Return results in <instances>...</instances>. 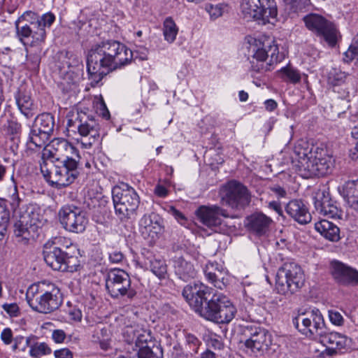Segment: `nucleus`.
I'll return each mask as SVG.
<instances>
[{
	"instance_id": "7",
	"label": "nucleus",
	"mask_w": 358,
	"mask_h": 358,
	"mask_svg": "<svg viewBox=\"0 0 358 358\" xmlns=\"http://www.w3.org/2000/svg\"><path fill=\"white\" fill-rule=\"evenodd\" d=\"M112 196L115 214L121 221L129 219L140 203L138 195L127 184H123L122 187H114Z\"/></svg>"
},
{
	"instance_id": "64",
	"label": "nucleus",
	"mask_w": 358,
	"mask_h": 358,
	"mask_svg": "<svg viewBox=\"0 0 358 358\" xmlns=\"http://www.w3.org/2000/svg\"><path fill=\"white\" fill-rule=\"evenodd\" d=\"M10 204L12 208L15 210L19 207L20 203V199L19 198L18 194L15 192L10 197Z\"/></svg>"
},
{
	"instance_id": "58",
	"label": "nucleus",
	"mask_w": 358,
	"mask_h": 358,
	"mask_svg": "<svg viewBox=\"0 0 358 358\" xmlns=\"http://www.w3.org/2000/svg\"><path fill=\"white\" fill-rule=\"evenodd\" d=\"M66 337V333L62 329H55L52 333V338L57 343H63Z\"/></svg>"
},
{
	"instance_id": "32",
	"label": "nucleus",
	"mask_w": 358,
	"mask_h": 358,
	"mask_svg": "<svg viewBox=\"0 0 358 358\" xmlns=\"http://www.w3.org/2000/svg\"><path fill=\"white\" fill-rule=\"evenodd\" d=\"M66 253L65 254V262H64L62 272H74L80 266V260L77 254V249L75 245L66 246Z\"/></svg>"
},
{
	"instance_id": "18",
	"label": "nucleus",
	"mask_w": 358,
	"mask_h": 358,
	"mask_svg": "<svg viewBox=\"0 0 358 358\" xmlns=\"http://www.w3.org/2000/svg\"><path fill=\"white\" fill-rule=\"evenodd\" d=\"M331 273L336 282L340 285H358V271L342 262H332Z\"/></svg>"
},
{
	"instance_id": "21",
	"label": "nucleus",
	"mask_w": 358,
	"mask_h": 358,
	"mask_svg": "<svg viewBox=\"0 0 358 358\" xmlns=\"http://www.w3.org/2000/svg\"><path fill=\"white\" fill-rule=\"evenodd\" d=\"M321 334L315 335V337H320V342L324 345L334 346L338 348L339 351L347 350L351 348L352 339L348 336L338 332H329L324 322L321 327Z\"/></svg>"
},
{
	"instance_id": "3",
	"label": "nucleus",
	"mask_w": 358,
	"mask_h": 358,
	"mask_svg": "<svg viewBox=\"0 0 358 358\" xmlns=\"http://www.w3.org/2000/svg\"><path fill=\"white\" fill-rule=\"evenodd\" d=\"M213 291L203 283H195L185 286L182 296L195 312L206 320L213 322L212 317L219 314L226 298L224 294L214 293Z\"/></svg>"
},
{
	"instance_id": "8",
	"label": "nucleus",
	"mask_w": 358,
	"mask_h": 358,
	"mask_svg": "<svg viewBox=\"0 0 358 358\" xmlns=\"http://www.w3.org/2000/svg\"><path fill=\"white\" fill-rule=\"evenodd\" d=\"M300 163L296 171L304 178L324 176L331 173L334 164L332 157L318 147L308 159H303Z\"/></svg>"
},
{
	"instance_id": "36",
	"label": "nucleus",
	"mask_w": 358,
	"mask_h": 358,
	"mask_svg": "<svg viewBox=\"0 0 358 358\" xmlns=\"http://www.w3.org/2000/svg\"><path fill=\"white\" fill-rule=\"evenodd\" d=\"M178 28L171 17H167L164 22L163 34L165 40L169 43H173L178 34Z\"/></svg>"
},
{
	"instance_id": "22",
	"label": "nucleus",
	"mask_w": 358,
	"mask_h": 358,
	"mask_svg": "<svg viewBox=\"0 0 358 358\" xmlns=\"http://www.w3.org/2000/svg\"><path fill=\"white\" fill-rule=\"evenodd\" d=\"M139 231L145 238H158L163 232L162 219L155 213L143 215L139 222Z\"/></svg>"
},
{
	"instance_id": "15",
	"label": "nucleus",
	"mask_w": 358,
	"mask_h": 358,
	"mask_svg": "<svg viewBox=\"0 0 358 358\" xmlns=\"http://www.w3.org/2000/svg\"><path fill=\"white\" fill-rule=\"evenodd\" d=\"M16 35L19 41L26 45L27 40L31 39L30 45L35 46L43 43L46 38V31L41 28L40 23L32 21H24V22H15Z\"/></svg>"
},
{
	"instance_id": "19",
	"label": "nucleus",
	"mask_w": 358,
	"mask_h": 358,
	"mask_svg": "<svg viewBox=\"0 0 358 358\" xmlns=\"http://www.w3.org/2000/svg\"><path fill=\"white\" fill-rule=\"evenodd\" d=\"M196 215L203 225L209 228H215V231L216 228L222 224V217H229L227 210L217 206H200L196 210Z\"/></svg>"
},
{
	"instance_id": "23",
	"label": "nucleus",
	"mask_w": 358,
	"mask_h": 358,
	"mask_svg": "<svg viewBox=\"0 0 358 358\" xmlns=\"http://www.w3.org/2000/svg\"><path fill=\"white\" fill-rule=\"evenodd\" d=\"M66 247L60 248L47 243L43 246V255L46 264L55 271H61L65 262Z\"/></svg>"
},
{
	"instance_id": "42",
	"label": "nucleus",
	"mask_w": 358,
	"mask_h": 358,
	"mask_svg": "<svg viewBox=\"0 0 358 358\" xmlns=\"http://www.w3.org/2000/svg\"><path fill=\"white\" fill-rule=\"evenodd\" d=\"M56 17L52 12H48L41 16L39 15L40 27L45 31L46 28H50L55 22Z\"/></svg>"
},
{
	"instance_id": "55",
	"label": "nucleus",
	"mask_w": 358,
	"mask_h": 358,
	"mask_svg": "<svg viewBox=\"0 0 358 358\" xmlns=\"http://www.w3.org/2000/svg\"><path fill=\"white\" fill-rule=\"evenodd\" d=\"M186 341L187 345L192 349V352L196 353L198 351L199 346L200 345L199 340L192 334H187L186 336Z\"/></svg>"
},
{
	"instance_id": "45",
	"label": "nucleus",
	"mask_w": 358,
	"mask_h": 358,
	"mask_svg": "<svg viewBox=\"0 0 358 358\" xmlns=\"http://www.w3.org/2000/svg\"><path fill=\"white\" fill-rule=\"evenodd\" d=\"M14 344L12 347L14 351H24L29 345L30 338H24L23 336H17L13 338Z\"/></svg>"
},
{
	"instance_id": "37",
	"label": "nucleus",
	"mask_w": 358,
	"mask_h": 358,
	"mask_svg": "<svg viewBox=\"0 0 358 358\" xmlns=\"http://www.w3.org/2000/svg\"><path fill=\"white\" fill-rule=\"evenodd\" d=\"M280 73L281 74V78L285 81H288L292 83H297L301 80V74L299 71L290 66L282 68L280 71Z\"/></svg>"
},
{
	"instance_id": "27",
	"label": "nucleus",
	"mask_w": 358,
	"mask_h": 358,
	"mask_svg": "<svg viewBox=\"0 0 358 358\" xmlns=\"http://www.w3.org/2000/svg\"><path fill=\"white\" fill-rule=\"evenodd\" d=\"M172 262L175 274L182 280L188 281L196 277L194 265L183 256H174Z\"/></svg>"
},
{
	"instance_id": "28",
	"label": "nucleus",
	"mask_w": 358,
	"mask_h": 358,
	"mask_svg": "<svg viewBox=\"0 0 358 358\" xmlns=\"http://www.w3.org/2000/svg\"><path fill=\"white\" fill-rule=\"evenodd\" d=\"M55 126V120L50 113H43L35 119L31 134H51Z\"/></svg>"
},
{
	"instance_id": "1",
	"label": "nucleus",
	"mask_w": 358,
	"mask_h": 358,
	"mask_svg": "<svg viewBox=\"0 0 358 358\" xmlns=\"http://www.w3.org/2000/svg\"><path fill=\"white\" fill-rule=\"evenodd\" d=\"M41 171L52 187L62 189L72 184L79 175L78 150L67 140L55 138L42 152Z\"/></svg>"
},
{
	"instance_id": "16",
	"label": "nucleus",
	"mask_w": 358,
	"mask_h": 358,
	"mask_svg": "<svg viewBox=\"0 0 358 358\" xmlns=\"http://www.w3.org/2000/svg\"><path fill=\"white\" fill-rule=\"evenodd\" d=\"M152 336L150 331L140 329L137 334L135 350L138 358H163V349L160 345H153L149 346L152 342ZM133 350L134 348H133Z\"/></svg>"
},
{
	"instance_id": "40",
	"label": "nucleus",
	"mask_w": 358,
	"mask_h": 358,
	"mask_svg": "<svg viewBox=\"0 0 358 358\" xmlns=\"http://www.w3.org/2000/svg\"><path fill=\"white\" fill-rule=\"evenodd\" d=\"M227 6L224 3H218L216 5L208 4L206 6V11L209 13L211 18L216 19L222 15L227 10Z\"/></svg>"
},
{
	"instance_id": "41",
	"label": "nucleus",
	"mask_w": 358,
	"mask_h": 358,
	"mask_svg": "<svg viewBox=\"0 0 358 358\" xmlns=\"http://www.w3.org/2000/svg\"><path fill=\"white\" fill-rule=\"evenodd\" d=\"M140 329L133 327H127L123 332V338L126 343L129 345H136L137 339V334H138Z\"/></svg>"
},
{
	"instance_id": "4",
	"label": "nucleus",
	"mask_w": 358,
	"mask_h": 358,
	"mask_svg": "<svg viewBox=\"0 0 358 358\" xmlns=\"http://www.w3.org/2000/svg\"><path fill=\"white\" fill-rule=\"evenodd\" d=\"M26 299L34 310L44 314L57 310L62 303L60 290L54 284L31 285L27 291Z\"/></svg>"
},
{
	"instance_id": "17",
	"label": "nucleus",
	"mask_w": 358,
	"mask_h": 358,
	"mask_svg": "<svg viewBox=\"0 0 358 358\" xmlns=\"http://www.w3.org/2000/svg\"><path fill=\"white\" fill-rule=\"evenodd\" d=\"M314 205L317 211L331 218H341V210L338 207L337 202L330 197L329 192L325 189L318 190L314 196Z\"/></svg>"
},
{
	"instance_id": "43",
	"label": "nucleus",
	"mask_w": 358,
	"mask_h": 358,
	"mask_svg": "<svg viewBox=\"0 0 358 358\" xmlns=\"http://www.w3.org/2000/svg\"><path fill=\"white\" fill-rule=\"evenodd\" d=\"M45 145V140L41 138V136H28L27 145L30 150L41 148Z\"/></svg>"
},
{
	"instance_id": "5",
	"label": "nucleus",
	"mask_w": 358,
	"mask_h": 358,
	"mask_svg": "<svg viewBox=\"0 0 358 358\" xmlns=\"http://www.w3.org/2000/svg\"><path fill=\"white\" fill-rule=\"evenodd\" d=\"M302 20L308 31L329 47H336L341 41V34L336 24L322 15L311 13L306 15Z\"/></svg>"
},
{
	"instance_id": "51",
	"label": "nucleus",
	"mask_w": 358,
	"mask_h": 358,
	"mask_svg": "<svg viewBox=\"0 0 358 358\" xmlns=\"http://www.w3.org/2000/svg\"><path fill=\"white\" fill-rule=\"evenodd\" d=\"M2 308L10 317H16L20 313V309L16 303H4Z\"/></svg>"
},
{
	"instance_id": "11",
	"label": "nucleus",
	"mask_w": 358,
	"mask_h": 358,
	"mask_svg": "<svg viewBox=\"0 0 358 358\" xmlns=\"http://www.w3.org/2000/svg\"><path fill=\"white\" fill-rule=\"evenodd\" d=\"M42 217L33 206L27 208L15 224L14 233L16 237L21 238L19 241L27 243L38 236V230L42 226Z\"/></svg>"
},
{
	"instance_id": "54",
	"label": "nucleus",
	"mask_w": 358,
	"mask_h": 358,
	"mask_svg": "<svg viewBox=\"0 0 358 358\" xmlns=\"http://www.w3.org/2000/svg\"><path fill=\"white\" fill-rule=\"evenodd\" d=\"M251 64V69L257 73L263 72L267 71L268 66L265 65L264 62H260L257 59H252L250 62Z\"/></svg>"
},
{
	"instance_id": "24",
	"label": "nucleus",
	"mask_w": 358,
	"mask_h": 358,
	"mask_svg": "<svg viewBox=\"0 0 358 358\" xmlns=\"http://www.w3.org/2000/svg\"><path fill=\"white\" fill-rule=\"evenodd\" d=\"M286 213L300 224L310 222L312 216L306 204L301 199H292L285 206Z\"/></svg>"
},
{
	"instance_id": "34",
	"label": "nucleus",
	"mask_w": 358,
	"mask_h": 358,
	"mask_svg": "<svg viewBox=\"0 0 358 358\" xmlns=\"http://www.w3.org/2000/svg\"><path fill=\"white\" fill-rule=\"evenodd\" d=\"M146 268L150 271L159 278H164L167 272V266L165 262L162 259H157L150 255L144 262Z\"/></svg>"
},
{
	"instance_id": "26",
	"label": "nucleus",
	"mask_w": 358,
	"mask_h": 358,
	"mask_svg": "<svg viewBox=\"0 0 358 358\" xmlns=\"http://www.w3.org/2000/svg\"><path fill=\"white\" fill-rule=\"evenodd\" d=\"M294 154L292 163L296 171L300 168L302 159H308L314 153L313 145L310 143L306 137H300L294 143Z\"/></svg>"
},
{
	"instance_id": "2",
	"label": "nucleus",
	"mask_w": 358,
	"mask_h": 358,
	"mask_svg": "<svg viewBox=\"0 0 358 358\" xmlns=\"http://www.w3.org/2000/svg\"><path fill=\"white\" fill-rule=\"evenodd\" d=\"M137 58L124 44L106 40L92 45L87 54V71L96 84L104 76L130 64Z\"/></svg>"
},
{
	"instance_id": "31",
	"label": "nucleus",
	"mask_w": 358,
	"mask_h": 358,
	"mask_svg": "<svg viewBox=\"0 0 358 358\" xmlns=\"http://www.w3.org/2000/svg\"><path fill=\"white\" fill-rule=\"evenodd\" d=\"M236 313V308L233 303L227 299H224L223 305L221 306V309L219 314L215 315L213 317V322L217 324H228L235 317Z\"/></svg>"
},
{
	"instance_id": "13",
	"label": "nucleus",
	"mask_w": 358,
	"mask_h": 358,
	"mask_svg": "<svg viewBox=\"0 0 358 358\" xmlns=\"http://www.w3.org/2000/svg\"><path fill=\"white\" fill-rule=\"evenodd\" d=\"M250 194L245 186L236 181H229L222 191V201L234 209H243L249 205Z\"/></svg>"
},
{
	"instance_id": "59",
	"label": "nucleus",
	"mask_w": 358,
	"mask_h": 358,
	"mask_svg": "<svg viewBox=\"0 0 358 358\" xmlns=\"http://www.w3.org/2000/svg\"><path fill=\"white\" fill-rule=\"evenodd\" d=\"M1 338L6 345H10L13 341V331L10 328L4 329L1 334Z\"/></svg>"
},
{
	"instance_id": "49",
	"label": "nucleus",
	"mask_w": 358,
	"mask_h": 358,
	"mask_svg": "<svg viewBox=\"0 0 358 358\" xmlns=\"http://www.w3.org/2000/svg\"><path fill=\"white\" fill-rule=\"evenodd\" d=\"M169 213L181 224L185 226L187 220L185 215L173 206H171Z\"/></svg>"
},
{
	"instance_id": "6",
	"label": "nucleus",
	"mask_w": 358,
	"mask_h": 358,
	"mask_svg": "<svg viewBox=\"0 0 358 358\" xmlns=\"http://www.w3.org/2000/svg\"><path fill=\"white\" fill-rule=\"evenodd\" d=\"M304 281L301 268L294 262H286L278 270L275 289L280 294H292L303 287Z\"/></svg>"
},
{
	"instance_id": "9",
	"label": "nucleus",
	"mask_w": 358,
	"mask_h": 358,
	"mask_svg": "<svg viewBox=\"0 0 358 358\" xmlns=\"http://www.w3.org/2000/svg\"><path fill=\"white\" fill-rule=\"evenodd\" d=\"M240 6L241 13L247 20H260L265 24L278 15L275 0H241Z\"/></svg>"
},
{
	"instance_id": "56",
	"label": "nucleus",
	"mask_w": 358,
	"mask_h": 358,
	"mask_svg": "<svg viewBox=\"0 0 358 358\" xmlns=\"http://www.w3.org/2000/svg\"><path fill=\"white\" fill-rule=\"evenodd\" d=\"M6 128L10 134H17L22 131L21 124L15 120H8Z\"/></svg>"
},
{
	"instance_id": "48",
	"label": "nucleus",
	"mask_w": 358,
	"mask_h": 358,
	"mask_svg": "<svg viewBox=\"0 0 358 358\" xmlns=\"http://www.w3.org/2000/svg\"><path fill=\"white\" fill-rule=\"evenodd\" d=\"M17 20H18V22H24V21H32L37 23H40L38 14L31 10H27L24 12L23 14L20 15Z\"/></svg>"
},
{
	"instance_id": "44",
	"label": "nucleus",
	"mask_w": 358,
	"mask_h": 358,
	"mask_svg": "<svg viewBox=\"0 0 358 358\" xmlns=\"http://www.w3.org/2000/svg\"><path fill=\"white\" fill-rule=\"evenodd\" d=\"M215 265L213 263H209L206 266L204 273L209 282H210L215 287H219V280L215 272H210V270H215Z\"/></svg>"
},
{
	"instance_id": "38",
	"label": "nucleus",
	"mask_w": 358,
	"mask_h": 358,
	"mask_svg": "<svg viewBox=\"0 0 358 358\" xmlns=\"http://www.w3.org/2000/svg\"><path fill=\"white\" fill-rule=\"evenodd\" d=\"M331 89L334 93L338 94V97L339 99L345 100L347 102H350L351 101L355 93L353 88L347 83Z\"/></svg>"
},
{
	"instance_id": "46",
	"label": "nucleus",
	"mask_w": 358,
	"mask_h": 358,
	"mask_svg": "<svg viewBox=\"0 0 358 358\" xmlns=\"http://www.w3.org/2000/svg\"><path fill=\"white\" fill-rule=\"evenodd\" d=\"M27 67L31 71H38L41 63V57L38 53H31L27 55Z\"/></svg>"
},
{
	"instance_id": "47",
	"label": "nucleus",
	"mask_w": 358,
	"mask_h": 358,
	"mask_svg": "<svg viewBox=\"0 0 358 358\" xmlns=\"http://www.w3.org/2000/svg\"><path fill=\"white\" fill-rule=\"evenodd\" d=\"M330 322L336 326H343L344 324V318L343 315L337 310H329L328 311Z\"/></svg>"
},
{
	"instance_id": "12",
	"label": "nucleus",
	"mask_w": 358,
	"mask_h": 358,
	"mask_svg": "<svg viewBox=\"0 0 358 358\" xmlns=\"http://www.w3.org/2000/svg\"><path fill=\"white\" fill-rule=\"evenodd\" d=\"M324 320L318 309L305 311L299 309L295 317L292 318L294 327L302 334L307 337H315L321 334V327Z\"/></svg>"
},
{
	"instance_id": "39",
	"label": "nucleus",
	"mask_w": 358,
	"mask_h": 358,
	"mask_svg": "<svg viewBox=\"0 0 358 358\" xmlns=\"http://www.w3.org/2000/svg\"><path fill=\"white\" fill-rule=\"evenodd\" d=\"M51 353L50 348L45 343H36L30 346L29 355L34 358Z\"/></svg>"
},
{
	"instance_id": "53",
	"label": "nucleus",
	"mask_w": 358,
	"mask_h": 358,
	"mask_svg": "<svg viewBox=\"0 0 358 358\" xmlns=\"http://www.w3.org/2000/svg\"><path fill=\"white\" fill-rule=\"evenodd\" d=\"M100 136H97L99 137ZM80 142L84 148H90L93 144L95 143L98 139H96V136H81V138L78 140Z\"/></svg>"
},
{
	"instance_id": "14",
	"label": "nucleus",
	"mask_w": 358,
	"mask_h": 358,
	"mask_svg": "<svg viewBox=\"0 0 358 358\" xmlns=\"http://www.w3.org/2000/svg\"><path fill=\"white\" fill-rule=\"evenodd\" d=\"M59 217L62 227L73 233H83L88 223L85 213L75 206L62 207L59 211Z\"/></svg>"
},
{
	"instance_id": "62",
	"label": "nucleus",
	"mask_w": 358,
	"mask_h": 358,
	"mask_svg": "<svg viewBox=\"0 0 358 358\" xmlns=\"http://www.w3.org/2000/svg\"><path fill=\"white\" fill-rule=\"evenodd\" d=\"M124 255L120 251H114L109 255V259L113 263H119L123 259Z\"/></svg>"
},
{
	"instance_id": "29",
	"label": "nucleus",
	"mask_w": 358,
	"mask_h": 358,
	"mask_svg": "<svg viewBox=\"0 0 358 358\" xmlns=\"http://www.w3.org/2000/svg\"><path fill=\"white\" fill-rule=\"evenodd\" d=\"M315 229L322 236L331 241H338L340 239V229L333 222L322 220L315 224Z\"/></svg>"
},
{
	"instance_id": "20",
	"label": "nucleus",
	"mask_w": 358,
	"mask_h": 358,
	"mask_svg": "<svg viewBox=\"0 0 358 358\" xmlns=\"http://www.w3.org/2000/svg\"><path fill=\"white\" fill-rule=\"evenodd\" d=\"M251 330L250 338L244 342L245 348L253 352L268 350L272 344V336L263 329L255 327Z\"/></svg>"
},
{
	"instance_id": "60",
	"label": "nucleus",
	"mask_w": 358,
	"mask_h": 358,
	"mask_svg": "<svg viewBox=\"0 0 358 358\" xmlns=\"http://www.w3.org/2000/svg\"><path fill=\"white\" fill-rule=\"evenodd\" d=\"M55 358H73L72 352L68 348H62L54 352Z\"/></svg>"
},
{
	"instance_id": "30",
	"label": "nucleus",
	"mask_w": 358,
	"mask_h": 358,
	"mask_svg": "<svg viewBox=\"0 0 358 358\" xmlns=\"http://www.w3.org/2000/svg\"><path fill=\"white\" fill-rule=\"evenodd\" d=\"M15 101L21 113L27 118H30L35 114L34 106L31 96L25 92L19 90L15 94Z\"/></svg>"
},
{
	"instance_id": "63",
	"label": "nucleus",
	"mask_w": 358,
	"mask_h": 358,
	"mask_svg": "<svg viewBox=\"0 0 358 358\" xmlns=\"http://www.w3.org/2000/svg\"><path fill=\"white\" fill-rule=\"evenodd\" d=\"M78 129L79 134H89L91 131H93V127L90 126L89 124H80L77 126Z\"/></svg>"
},
{
	"instance_id": "61",
	"label": "nucleus",
	"mask_w": 358,
	"mask_h": 358,
	"mask_svg": "<svg viewBox=\"0 0 358 358\" xmlns=\"http://www.w3.org/2000/svg\"><path fill=\"white\" fill-rule=\"evenodd\" d=\"M350 51L348 53H351L352 59H355L358 62V34L354 38V44L350 47Z\"/></svg>"
},
{
	"instance_id": "57",
	"label": "nucleus",
	"mask_w": 358,
	"mask_h": 358,
	"mask_svg": "<svg viewBox=\"0 0 358 358\" xmlns=\"http://www.w3.org/2000/svg\"><path fill=\"white\" fill-rule=\"evenodd\" d=\"M10 213L9 210L6 208V201L3 199H0V220L3 222L9 220Z\"/></svg>"
},
{
	"instance_id": "35",
	"label": "nucleus",
	"mask_w": 358,
	"mask_h": 358,
	"mask_svg": "<svg viewBox=\"0 0 358 358\" xmlns=\"http://www.w3.org/2000/svg\"><path fill=\"white\" fill-rule=\"evenodd\" d=\"M348 74L339 69L334 68L328 73L327 83L331 88L346 83Z\"/></svg>"
},
{
	"instance_id": "25",
	"label": "nucleus",
	"mask_w": 358,
	"mask_h": 358,
	"mask_svg": "<svg viewBox=\"0 0 358 358\" xmlns=\"http://www.w3.org/2000/svg\"><path fill=\"white\" fill-rule=\"evenodd\" d=\"M248 229L258 236L265 235L268 231L272 223L271 217L262 213H255L246 219Z\"/></svg>"
},
{
	"instance_id": "52",
	"label": "nucleus",
	"mask_w": 358,
	"mask_h": 358,
	"mask_svg": "<svg viewBox=\"0 0 358 358\" xmlns=\"http://www.w3.org/2000/svg\"><path fill=\"white\" fill-rule=\"evenodd\" d=\"M266 48L268 52V57L271 56V62H277L278 61V48L276 45L271 44V42L267 41L266 44Z\"/></svg>"
},
{
	"instance_id": "10",
	"label": "nucleus",
	"mask_w": 358,
	"mask_h": 358,
	"mask_svg": "<svg viewBox=\"0 0 358 358\" xmlns=\"http://www.w3.org/2000/svg\"><path fill=\"white\" fill-rule=\"evenodd\" d=\"M106 288L113 299L126 296L131 301L136 295V290L131 287L129 274L120 268L108 271L106 278Z\"/></svg>"
},
{
	"instance_id": "33",
	"label": "nucleus",
	"mask_w": 358,
	"mask_h": 358,
	"mask_svg": "<svg viewBox=\"0 0 358 358\" xmlns=\"http://www.w3.org/2000/svg\"><path fill=\"white\" fill-rule=\"evenodd\" d=\"M343 195L348 203L358 209V179L345 182L343 186Z\"/></svg>"
},
{
	"instance_id": "50",
	"label": "nucleus",
	"mask_w": 358,
	"mask_h": 358,
	"mask_svg": "<svg viewBox=\"0 0 358 358\" xmlns=\"http://www.w3.org/2000/svg\"><path fill=\"white\" fill-rule=\"evenodd\" d=\"M267 57L268 52L267 49L266 48V44L264 43L262 48H259L256 50L252 59H255V60L257 59L260 62H264Z\"/></svg>"
}]
</instances>
